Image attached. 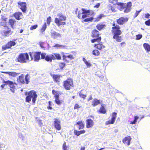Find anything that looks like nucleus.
<instances>
[{
	"label": "nucleus",
	"mask_w": 150,
	"mask_h": 150,
	"mask_svg": "<svg viewBox=\"0 0 150 150\" xmlns=\"http://www.w3.org/2000/svg\"><path fill=\"white\" fill-rule=\"evenodd\" d=\"M19 134H20V135L19 136L20 137V138L22 137V140H24V137H23L22 134L21 133H20Z\"/></svg>",
	"instance_id": "680f3d73"
},
{
	"label": "nucleus",
	"mask_w": 150,
	"mask_h": 150,
	"mask_svg": "<svg viewBox=\"0 0 150 150\" xmlns=\"http://www.w3.org/2000/svg\"><path fill=\"white\" fill-rule=\"evenodd\" d=\"M98 42V44H95V46L98 49L101 50L103 48H104L105 47V46H104L102 44H100V41L99 42Z\"/></svg>",
	"instance_id": "b1692460"
},
{
	"label": "nucleus",
	"mask_w": 150,
	"mask_h": 150,
	"mask_svg": "<svg viewBox=\"0 0 150 150\" xmlns=\"http://www.w3.org/2000/svg\"><path fill=\"white\" fill-rule=\"evenodd\" d=\"M52 93H53V94L54 95H57L56 94V93H57V92H56L54 90H53L52 91Z\"/></svg>",
	"instance_id": "e2e57ef3"
},
{
	"label": "nucleus",
	"mask_w": 150,
	"mask_h": 150,
	"mask_svg": "<svg viewBox=\"0 0 150 150\" xmlns=\"http://www.w3.org/2000/svg\"><path fill=\"white\" fill-rule=\"evenodd\" d=\"M85 63L86 64L88 67H89L91 66V64L90 63H89L87 61L86 62H85Z\"/></svg>",
	"instance_id": "5fc2aeb1"
},
{
	"label": "nucleus",
	"mask_w": 150,
	"mask_h": 150,
	"mask_svg": "<svg viewBox=\"0 0 150 150\" xmlns=\"http://www.w3.org/2000/svg\"><path fill=\"white\" fill-rule=\"evenodd\" d=\"M136 40H139L141 39L142 37V35L141 34H138L136 35Z\"/></svg>",
	"instance_id": "37998d69"
},
{
	"label": "nucleus",
	"mask_w": 150,
	"mask_h": 150,
	"mask_svg": "<svg viewBox=\"0 0 150 150\" xmlns=\"http://www.w3.org/2000/svg\"><path fill=\"white\" fill-rule=\"evenodd\" d=\"M79 108V106L78 104H76L75 105L74 108V109H77Z\"/></svg>",
	"instance_id": "6e6d98bb"
},
{
	"label": "nucleus",
	"mask_w": 150,
	"mask_h": 150,
	"mask_svg": "<svg viewBox=\"0 0 150 150\" xmlns=\"http://www.w3.org/2000/svg\"><path fill=\"white\" fill-rule=\"evenodd\" d=\"M5 86V84L3 83L2 85L1 86V88H2V89H3V88H4Z\"/></svg>",
	"instance_id": "69168bd1"
},
{
	"label": "nucleus",
	"mask_w": 150,
	"mask_h": 150,
	"mask_svg": "<svg viewBox=\"0 0 150 150\" xmlns=\"http://www.w3.org/2000/svg\"><path fill=\"white\" fill-rule=\"evenodd\" d=\"M54 126L57 130H60L61 129V127L60 120L57 119H54Z\"/></svg>",
	"instance_id": "9b49d317"
},
{
	"label": "nucleus",
	"mask_w": 150,
	"mask_h": 150,
	"mask_svg": "<svg viewBox=\"0 0 150 150\" xmlns=\"http://www.w3.org/2000/svg\"><path fill=\"white\" fill-rule=\"evenodd\" d=\"M3 73L5 74H8L9 76H11L13 77L16 76L18 74V73L13 71L3 72Z\"/></svg>",
	"instance_id": "412c9836"
},
{
	"label": "nucleus",
	"mask_w": 150,
	"mask_h": 150,
	"mask_svg": "<svg viewBox=\"0 0 150 150\" xmlns=\"http://www.w3.org/2000/svg\"><path fill=\"white\" fill-rule=\"evenodd\" d=\"M51 21V17L50 16L49 17L47 18V24L48 25L50 24V22Z\"/></svg>",
	"instance_id": "3c124183"
},
{
	"label": "nucleus",
	"mask_w": 150,
	"mask_h": 150,
	"mask_svg": "<svg viewBox=\"0 0 150 150\" xmlns=\"http://www.w3.org/2000/svg\"><path fill=\"white\" fill-rule=\"evenodd\" d=\"M85 147L84 146L81 147V148L80 150H85Z\"/></svg>",
	"instance_id": "774afa93"
},
{
	"label": "nucleus",
	"mask_w": 150,
	"mask_h": 150,
	"mask_svg": "<svg viewBox=\"0 0 150 150\" xmlns=\"http://www.w3.org/2000/svg\"><path fill=\"white\" fill-rule=\"evenodd\" d=\"M63 150H67V147L65 143H64L63 145Z\"/></svg>",
	"instance_id": "864d4df0"
},
{
	"label": "nucleus",
	"mask_w": 150,
	"mask_h": 150,
	"mask_svg": "<svg viewBox=\"0 0 150 150\" xmlns=\"http://www.w3.org/2000/svg\"><path fill=\"white\" fill-rule=\"evenodd\" d=\"M117 113L115 112H114L112 113V118L113 119H115L116 117Z\"/></svg>",
	"instance_id": "a18cd8bd"
},
{
	"label": "nucleus",
	"mask_w": 150,
	"mask_h": 150,
	"mask_svg": "<svg viewBox=\"0 0 150 150\" xmlns=\"http://www.w3.org/2000/svg\"><path fill=\"white\" fill-rule=\"evenodd\" d=\"M104 16V15L103 14H100L99 16L98 17L95 18V21H99Z\"/></svg>",
	"instance_id": "ea45409f"
},
{
	"label": "nucleus",
	"mask_w": 150,
	"mask_h": 150,
	"mask_svg": "<svg viewBox=\"0 0 150 150\" xmlns=\"http://www.w3.org/2000/svg\"><path fill=\"white\" fill-rule=\"evenodd\" d=\"M77 125L79 126V129H82L84 127V125L82 121L77 122L76 125Z\"/></svg>",
	"instance_id": "bb28decb"
},
{
	"label": "nucleus",
	"mask_w": 150,
	"mask_h": 150,
	"mask_svg": "<svg viewBox=\"0 0 150 150\" xmlns=\"http://www.w3.org/2000/svg\"><path fill=\"white\" fill-rule=\"evenodd\" d=\"M100 4L99 3H98L96 5L94 6V8H98L100 6Z\"/></svg>",
	"instance_id": "bf43d9fd"
},
{
	"label": "nucleus",
	"mask_w": 150,
	"mask_h": 150,
	"mask_svg": "<svg viewBox=\"0 0 150 150\" xmlns=\"http://www.w3.org/2000/svg\"><path fill=\"white\" fill-rule=\"evenodd\" d=\"M145 24L147 25H150V19L146 21L145 22Z\"/></svg>",
	"instance_id": "09e8293b"
},
{
	"label": "nucleus",
	"mask_w": 150,
	"mask_h": 150,
	"mask_svg": "<svg viewBox=\"0 0 150 150\" xmlns=\"http://www.w3.org/2000/svg\"><path fill=\"white\" fill-rule=\"evenodd\" d=\"M92 37L93 38H96L91 40V41L92 43H94L95 42H99L100 41L101 38V37H99V34L98 31L96 30H94L92 31Z\"/></svg>",
	"instance_id": "423d86ee"
},
{
	"label": "nucleus",
	"mask_w": 150,
	"mask_h": 150,
	"mask_svg": "<svg viewBox=\"0 0 150 150\" xmlns=\"http://www.w3.org/2000/svg\"><path fill=\"white\" fill-rule=\"evenodd\" d=\"M29 78L28 77V74H27L25 76V80L26 81V84H27L28 83Z\"/></svg>",
	"instance_id": "49530a36"
},
{
	"label": "nucleus",
	"mask_w": 150,
	"mask_h": 150,
	"mask_svg": "<svg viewBox=\"0 0 150 150\" xmlns=\"http://www.w3.org/2000/svg\"><path fill=\"white\" fill-rule=\"evenodd\" d=\"M105 27V25L102 24H99L96 25V28L97 29L99 30H101L103 28H104Z\"/></svg>",
	"instance_id": "7c9ffc66"
},
{
	"label": "nucleus",
	"mask_w": 150,
	"mask_h": 150,
	"mask_svg": "<svg viewBox=\"0 0 150 150\" xmlns=\"http://www.w3.org/2000/svg\"><path fill=\"white\" fill-rule=\"evenodd\" d=\"M143 47L147 52H150V45L148 43H144L143 44Z\"/></svg>",
	"instance_id": "4be33fe9"
},
{
	"label": "nucleus",
	"mask_w": 150,
	"mask_h": 150,
	"mask_svg": "<svg viewBox=\"0 0 150 150\" xmlns=\"http://www.w3.org/2000/svg\"><path fill=\"white\" fill-rule=\"evenodd\" d=\"M81 134L84 133L85 132V131L84 130L79 131Z\"/></svg>",
	"instance_id": "052dcab7"
},
{
	"label": "nucleus",
	"mask_w": 150,
	"mask_h": 150,
	"mask_svg": "<svg viewBox=\"0 0 150 150\" xmlns=\"http://www.w3.org/2000/svg\"><path fill=\"white\" fill-rule=\"evenodd\" d=\"M131 139L130 136L125 137L123 140V142L126 145H129L130 144V141Z\"/></svg>",
	"instance_id": "f3484780"
},
{
	"label": "nucleus",
	"mask_w": 150,
	"mask_h": 150,
	"mask_svg": "<svg viewBox=\"0 0 150 150\" xmlns=\"http://www.w3.org/2000/svg\"><path fill=\"white\" fill-rule=\"evenodd\" d=\"M83 93L82 90H81L80 92L79 93V96L80 97L82 98H83V99H85L86 96L85 95L83 94Z\"/></svg>",
	"instance_id": "2f4dec72"
},
{
	"label": "nucleus",
	"mask_w": 150,
	"mask_h": 150,
	"mask_svg": "<svg viewBox=\"0 0 150 150\" xmlns=\"http://www.w3.org/2000/svg\"><path fill=\"white\" fill-rule=\"evenodd\" d=\"M115 119H113L112 118L111 120H109L108 122H106V124L107 125H108L110 124H113L114 123L115 121Z\"/></svg>",
	"instance_id": "f704fd0d"
},
{
	"label": "nucleus",
	"mask_w": 150,
	"mask_h": 150,
	"mask_svg": "<svg viewBox=\"0 0 150 150\" xmlns=\"http://www.w3.org/2000/svg\"><path fill=\"white\" fill-rule=\"evenodd\" d=\"M16 61L21 63H24L29 61L28 54L27 53H22L19 54Z\"/></svg>",
	"instance_id": "7ed1b4c3"
},
{
	"label": "nucleus",
	"mask_w": 150,
	"mask_h": 150,
	"mask_svg": "<svg viewBox=\"0 0 150 150\" xmlns=\"http://www.w3.org/2000/svg\"><path fill=\"white\" fill-rule=\"evenodd\" d=\"M100 103V100L95 98L92 102V105L94 107L96 106Z\"/></svg>",
	"instance_id": "aec40b11"
},
{
	"label": "nucleus",
	"mask_w": 150,
	"mask_h": 150,
	"mask_svg": "<svg viewBox=\"0 0 150 150\" xmlns=\"http://www.w3.org/2000/svg\"><path fill=\"white\" fill-rule=\"evenodd\" d=\"M53 47H55L59 48V49H66L67 47V46L66 45H63L59 44H56Z\"/></svg>",
	"instance_id": "cd10ccee"
},
{
	"label": "nucleus",
	"mask_w": 150,
	"mask_h": 150,
	"mask_svg": "<svg viewBox=\"0 0 150 150\" xmlns=\"http://www.w3.org/2000/svg\"><path fill=\"white\" fill-rule=\"evenodd\" d=\"M67 58H70L71 60H72L74 59V57L73 56V55H72L70 54L67 56Z\"/></svg>",
	"instance_id": "8fccbe9b"
},
{
	"label": "nucleus",
	"mask_w": 150,
	"mask_h": 150,
	"mask_svg": "<svg viewBox=\"0 0 150 150\" xmlns=\"http://www.w3.org/2000/svg\"><path fill=\"white\" fill-rule=\"evenodd\" d=\"M86 127L88 128L92 127L94 125L93 121L91 119H88L86 120Z\"/></svg>",
	"instance_id": "2eb2a0df"
},
{
	"label": "nucleus",
	"mask_w": 150,
	"mask_h": 150,
	"mask_svg": "<svg viewBox=\"0 0 150 150\" xmlns=\"http://www.w3.org/2000/svg\"><path fill=\"white\" fill-rule=\"evenodd\" d=\"M38 27V25H33L31 26L30 28V30H33L36 29Z\"/></svg>",
	"instance_id": "de8ad7c7"
},
{
	"label": "nucleus",
	"mask_w": 150,
	"mask_h": 150,
	"mask_svg": "<svg viewBox=\"0 0 150 150\" xmlns=\"http://www.w3.org/2000/svg\"><path fill=\"white\" fill-rule=\"evenodd\" d=\"M47 27V25L46 23H45V24L43 25L42 28L41 29V31L42 32H44Z\"/></svg>",
	"instance_id": "4c0bfd02"
},
{
	"label": "nucleus",
	"mask_w": 150,
	"mask_h": 150,
	"mask_svg": "<svg viewBox=\"0 0 150 150\" xmlns=\"http://www.w3.org/2000/svg\"><path fill=\"white\" fill-rule=\"evenodd\" d=\"M57 16L59 17V20L60 21H65L66 19V17L63 16L62 14L59 13L57 15Z\"/></svg>",
	"instance_id": "c85d7f7f"
},
{
	"label": "nucleus",
	"mask_w": 150,
	"mask_h": 150,
	"mask_svg": "<svg viewBox=\"0 0 150 150\" xmlns=\"http://www.w3.org/2000/svg\"><path fill=\"white\" fill-rule=\"evenodd\" d=\"M93 19V17H89L87 18L84 20V21L85 22H87L89 21H91Z\"/></svg>",
	"instance_id": "a19ab883"
},
{
	"label": "nucleus",
	"mask_w": 150,
	"mask_h": 150,
	"mask_svg": "<svg viewBox=\"0 0 150 150\" xmlns=\"http://www.w3.org/2000/svg\"><path fill=\"white\" fill-rule=\"evenodd\" d=\"M118 8L120 10H122L125 8L124 12L125 13H128L130 11L131 9V3L129 2L127 4L126 3H120L118 4Z\"/></svg>",
	"instance_id": "20e7f679"
},
{
	"label": "nucleus",
	"mask_w": 150,
	"mask_h": 150,
	"mask_svg": "<svg viewBox=\"0 0 150 150\" xmlns=\"http://www.w3.org/2000/svg\"><path fill=\"white\" fill-rule=\"evenodd\" d=\"M55 98V102L58 105H60L62 104V102L59 99V96L58 95H55L54 96Z\"/></svg>",
	"instance_id": "c756f323"
},
{
	"label": "nucleus",
	"mask_w": 150,
	"mask_h": 150,
	"mask_svg": "<svg viewBox=\"0 0 150 150\" xmlns=\"http://www.w3.org/2000/svg\"><path fill=\"white\" fill-rule=\"evenodd\" d=\"M149 17H150V15L149 13H147L145 14V17L146 18H149Z\"/></svg>",
	"instance_id": "13d9d810"
},
{
	"label": "nucleus",
	"mask_w": 150,
	"mask_h": 150,
	"mask_svg": "<svg viewBox=\"0 0 150 150\" xmlns=\"http://www.w3.org/2000/svg\"><path fill=\"white\" fill-rule=\"evenodd\" d=\"M20 6L19 8L23 12H25L26 10V4L24 2H20L18 3Z\"/></svg>",
	"instance_id": "f8f14e48"
},
{
	"label": "nucleus",
	"mask_w": 150,
	"mask_h": 150,
	"mask_svg": "<svg viewBox=\"0 0 150 150\" xmlns=\"http://www.w3.org/2000/svg\"><path fill=\"white\" fill-rule=\"evenodd\" d=\"M15 22L16 21L14 19H12L9 20V23L11 25V27L12 28H13V25L15 23Z\"/></svg>",
	"instance_id": "473e14b6"
},
{
	"label": "nucleus",
	"mask_w": 150,
	"mask_h": 150,
	"mask_svg": "<svg viewBox=\"0 0 150 150\" xmlns=\"http://www.w3.org/2000/svg\"><path fill=\"white\" fill-rule=\"evenodd\" d=\"M128 19L122 17L120 18L117 21V23L120 25H122L127 21Z\"/></svg>",
	"instance_id": "6ab92c4d"
},
{
	"label": "nucleus",
	"mask_w": 150,
	"mask_h": 150,
	"mask_svg": "<svg viewBox=\"0 0 150 150\" xmlns=\"http://www.w3.org/2000/svg\"><path fill=\"white\" fill-rule=\"evenodd\" d=\"M17 81L18 82L22 84H23L25 83L24 77L21 75L18 78H17Z\"/></svg>",
	"instance_id": "a878e982"
},
{
	"label": "nucleus",
	"mask_w": 150,
	"mask_h": 150,
	"mask_svg": "<svg viewBox=\"0 0 150 150\" xmlns=\"http://www.w3.org/2000/svg\"><path fill=\"white\" fill-rule=\"evenodd\" d=\"M55 22L59 26L60 25H62L65 24L66 23L64 22L60 21L59 18H56L54 20Z\"/></svg>",
	"instance_id": "5701e85b"
},
{
	"label": "nucleus",
	"mask_w": 150,
	"mask_h": 150,
	"mask_svg": "<svg viewBox=\"0 0 150 150\" xmlns=\"http://www.w3.org/2000/svg\"><path fill=\"white\" fill-rule=\"evenodd\" d=\"M93 54L95 56H98L99 55L100 53L97 50H93Z\"/></svg>",
	"instance_id": "e433bc0d"
},
{
	"label": "nucleus",
	"mask_w": 150,
	"mask_h": 150,
	"mask_svg": "<svg viewBox=\"0 0 150 150\" xmlns=\"http://www.w3.org/2000/svg\"><path fill=\"white\" fill-rule=\"evenodd\" d=\"M57 60L61 59V57L60 54L57 53H53V54H50L48 55L46 57V61L51 62L52 60Z\"/></svg>",
	"instance_id": "0eeeda50"
},
{
	"label": "nucleus",
	"mask_w": 150,
	"mask_h": 150,
	"mask_svg": "<svg viewBox=\"0 0 150 150\" xmlns=\"http://www.w3.org/2000/svg\"><path fill=\"white\" fill-rule=\"evenodd\" d=\"M74 134L77 136H79L81 134L79 131H77L76 130H74Z\"/></svg>",
	"instance_id": "c03bdc74"
},
{
	"label": "nucleus",
	"mask_w": 150,
	"mask_h": 150,
	"mask_svg": "<svg viewBox=\"0 0 150 150\" xmlns=\"http://www.w3.org/2000/svg\"><path fill=\"white\" fill-rule=\"evenodd\" d=\"M48 55H47L45 53H42L41 54V58L42 59H45V60L46 61V57Z\"/></svg>",
	"instance_id": "58836bf2"
},
{
	"label": "nucleus",
	"mask_w": 150,
	"mask_h": 150,
	"mask_svg": "<svg viewBox=\"0 0 150 150\" xmlns=\"http://www.w3.org/2000/svg\"><path fill=\"white\" fill-rule=\"evenodd\" d=\"M3 83H4L5 85H8L11 88H13L15 87L13 83L11 81L9 80L5 81L4 80Z\"/></svg>",
	"instance_id": "4468645a"
},
{
	"label": "nucleus",
	"mask_w": 150,
	"mask_h": 150,
	"mask_svg": "<svg viewBox=\"0 0 150 150\" xmlns=\"http://www.w3.org/2000/svg\"><path fill=\"white\" fill-rule=\"evenodd\" d=\"M13 32L10 29H8L7 30H5L3 31L4 35L6 36H9L11 35Z\"/></svg>",
	"instance_id": "393cba45"
},
{
	"label": "nucleus",
	"mask_w": 150,
	"mask_h": 150,
	"mask_svg": "<svg viewBox=\"0 0 150 150\" xmlns=\"http://www.w3.org/2000/svg\"><path fill=\"white\" fill-rule=\"evenodd\" d=\"M51 76L53 77L54 81L56 82H59L60 81V78L61 76L60 75H55L54 74H51Z\"/></svg>",
	"instance_id": "dca6fc26"
},
{
	"label": "nucleus",
	"mask_w": 150,
	"mask_h": 150,
	"mask_svg": "<svg viewBox=\"0 0 150 150\" xmlns=\"http://www.w3.org/2000/svg\"><path fill=\"white\" fill-rule=\"evenodd\" d=\"M43 44H44V42H39L40 45V47L42 48H43L44 47H43Z\"/></svg>",
	"instance_id": "4d7b16f0"
},
{
	"label": "nucleus",
	"mask_w": 150,
	"mask_h": 150,
	"mask_svg": "<svg viewBox=\"0 0 150 150\" xmlns=\"http://www.w3.org/2000/svg\"><path fill=\"white\" fill-rule=\"evenodd\" d=\"M73 85V81L71 79H68L64 82L63 86L67 90H70Z\"/></svg>",
	"instance_id": "1a4fd4ad"
},
{
	"label": "nucleus",
	"mask_w": 150,
	"mask_h": 150,
	"mask_svg": "<svg viewBox=\"0 0 150 150\" xmlns=\"http://www.w3.org/2000/svg\"><path fill=\"white\" fill-rule=\"evenodd\" d=\"M141 11V10H140V11H136L135 13V14H134V18H135L138 15V14H139V13H140V12Z\"/></svg>",
	"instance_id": "603ef678"
},
{
	"label": "nucleus",
	"mask_w": 150,
	"mask_h": 150,
	"mask_svg": "<svg viewBox=\"0 0 150 150\" xmlns=\"http://www.w3.org/2000/svg\"><path fill=\"white\" fill-rule=\"evenodd\" d=\"M112 33H113V38L115 39L117 41L120 42L121 41L122 38L121 37L119 36L121 33V32L119 30L120 27L118 25H116L115 26L113 27Z\"/></svg>",
	"instance_id": "f03ea898"
},
{
	"label": "nucleus",
	"mask_w": 150,
	"mask_h": 150,
	"mask_svg": "<svg viewBox=\"0 0 150 150\" xmlns=\"http://www.w3.org/2000/svg\"><path fill=\"white\" fill-rule=\"evenodd\" d=\"M18 41L20 42L22 41L23 39L22 38H20L18 39Z\"/></svg>",
	"instance_id": "338daca9"
},
{
	"label": "nucleus",
	"mask_w": 150,
	"mask_h": 150,
	"mask_svg": "<svg viewBox=\"0 0 150 150\" xmlns=\"http://www.w3.org/2000/svg\"><path fill=\"white\" fill-rule=\"evenodd\" d=\"M139 117L138 116H134V120L132 122V124H135L136 122H137V120L139 119Z\"/></svg>",
	"instance_id": "c9c22d12"
},
{
	"label": "nucleus",
	"mask_w": 150,
	"mask_h": 150,
	"mask_svg": "<svg viewBox=\"0 0 150 150\" xmlns=\"http://www.w3.org/2000/svg\"><path fill=\"white\" fill-rule=\"evenodd\" d=\"M100 112L103 113H106V110L104 107L102 105L100 109Z\"/></svg>",
	"instance_id": "72a5a7b5"
},
{
	"label": "nucleus",
	"mask_w": 150,
	"mask_h": 150,
	"mask_svg": "<svg viewBox=\"0 0 150 150\" xmlns=\"http://www.w3.org/2000/svg\"><path fill=\"white\" fill-rule=\"evenodd\" d=\"M51 36L52 38L54 39H57L61 38L62 36L60 34L55 31L51 33Z\"/></svg>",
	"instance_id": "ddd939ff"
},
{
	"label": "nucleus",
	"mask_w": 150,
	"mask_h": 150,
	"mask_svg": "<svg viewBox=\"0 0 150 150\" xmlns=\"http://www.w3.org/2000/svg\"><path fill=\"white\" fill-rule=\"evenodd\" d=\"M40 52L32 53H30V56L31 60H34L36 62L38 61L40 59Z\"/></svg>",
	"instance_id": "9d476101"
},
{
	"label": "nucleus",
	"mask_w": 150,
	"mask_h": 150,
	"mask_svg": "<svg viewBox=\"0 0 150 150\" xmlns=\"http://www.w3.org/2000/svg\"><path fill=\"white\" fill-rule=\"evenodd\" d=\"M14 16L16 19L19 20L22 18L23 15L21 13L18 12L14 13Z\"/></svg>",
	"instance_id": "a211bd4d"
},
{
	"label": "nucleus",
	"mask_w": 150,
	"mask_h": 150,
	"mask_svg": "<svg viewBox=\"0 0 150 150\" xmlns=\"http://www.w3.org/2000/svg\"><path fill=\"white\" fill-rule=\"evenodd\" d=\"M18 39L14 38L13 39V41H10L8 42L6 45H4L2 47V49L3 50H5L8 49L10 48L12 46H14L16 44V43L15 42Z\"/></svg>",
	"instance_id": "6e6552de"
},
{
	"label": "nucleus",
	"mask_w": 150,
	"mask_h": 150,
	"mask_svg": "<svg viewBox=\"0 0 150 150\" xmlns=\"http://www.w3.org/2000/svg\"><path fill=\"white\" fill-rule=\"evenodd\" d=\"M37 95L36 94V92L33 91H31L28 93V96L26 98V101L29 102L31 100V98H33L32 101L35 103L36 100V98L37 97Z\"/></svg>",
	"instance_id": "39448f33"
},
{
	"label": "nucleus",
	"mask_w": 150,
	"mask_h": 150,
	"mask_svg": "<svg viewBox=\"0 0 150 150\" xmlns=\"http://www.w3.org/2000/svg\"><path fill=\"white\" fill-rule=\"evenodd\" d=\"M63 60H65L66 59V58L67 57V56H65L64 54L63 55Z\"/></svg>",
	"instance_id": "0e129e2a"
},
{
	"label": "nucleus",
	"mask_w": 150,
	"mask_h": 150,
	"mask_svg": "<svg viewBox=\"0 0 150 150\" xmlns=\"http://www.w3.org/2000/svg\"><path fill=\"white\" fill-rule=\"evenodd\" d=\"M65 66V64L63 62L60 63H59V66L61 69H63Z\"/></svg>",
	"instance_id": "79ce46f5"
},
{
	"label": "nucleus",
	"mask_w": 150,
	"mask_h": 150,
	"mask_svg": "<svg viewBox=\"0 0 150 150\" xmlns=\"http://www.w3.org/2000/svg\"><path fill=\"white\" fill-rule=\"evenodd\" d=\"M75 13L77 14L78 18H82L83 19L94 14V12L92 11L86 10L84 8L79 10L78 8H76Z\"/></svg>",
	"instance_id": "f257e3e1"
}]
</instances>
